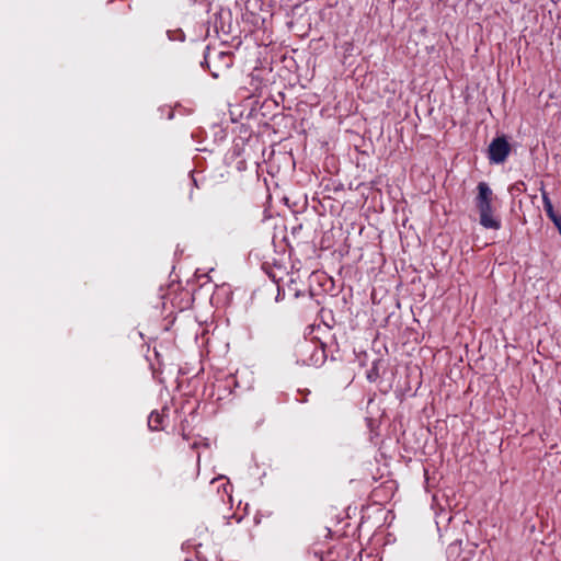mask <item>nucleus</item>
<instances>
[{
    "mask_svg": "<svg viewBox=\"0 0 561 561\" xmlns=\"http://www.w3.org/2000/svg\"><path fill=\"white\" fill-rule=\"evenodd\" d=\"M302 353H310L309 358H302L301 360L306 365H318L319 363L323 362L324 358V351L320 350L317 345L311 343H305L301 346Z\"/></svg>",
    "mask_w": 561,
    "mask_h": 561,
    "instance_id": "3",
    "label": "nucleus"
},
{
    "mask_svg": "<svg viewBox=\"0 0 561 561\" xmlns=\"http://www.w3.org/2000/svg\"><path fill=\"white\" fill-rule=\"evenodd\" d=\"M478 194L474 198L476 207L479 211L480 224L486 229H500L501 221L494 215L493 199L494 194L485 182H480L477 186Z\"/></svg>",
    "mask_w": 561,
    "mask_h": 561,
    "instance_id": "1",
    "label": "nucleus"
},
{
    "mask_svg": "<svg viewBox=\"0 0 561 561\" xmlns=\"http://www.w3.org/2000/svg\"><path fill=\"white\" fill-rule=\"evenodd\" d=\"M511 146L504 137H496L489 146V159L492 163H503L508 157Z\"/></svg>",
    "mask_w": 561,
    "mask_h": 561,
    "instance_id": "2",
    "label": "nucleus"
},
{
    "mask_svg": "<svg viewBox=\"0 0 561 561\" xmlns=\"http://www.w3.org/2000/svg\"><path fill=\"white\" fill-rule=\"evenodd\" d=\"M161 422H162V416L159 413L152 412L149 415L148 425L151 430H159Z\"/></svg>",
    "mask_w": 561,
    "mask_h": 561,
    "instance_id": "5",
    "label": "nucleus"
},
{
    "mask_svg": "<svg viewBox=\"0 0 561 561\" xmlns=\"http://www.w3.org/2000/svg\"><path fill=\"white\" fill-rule=\"evenodd\" d=\"M541 195H542V203H543V208L546 210V214L550 218V220L554 224L559 233L561 234V216L554 211L553 205L548 196V193L543 188H541Z\"/></svg>",
    "mask_w": 561,
    "mask_h": 561,
    "instance_id": "4",
    "label": "nucleus"
}]
</instances>
